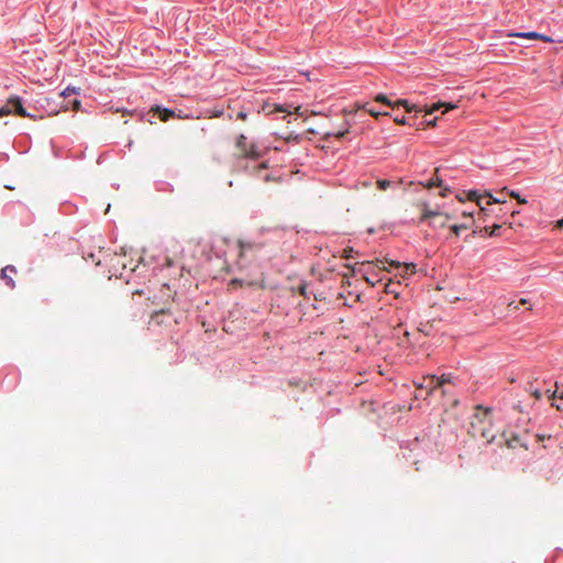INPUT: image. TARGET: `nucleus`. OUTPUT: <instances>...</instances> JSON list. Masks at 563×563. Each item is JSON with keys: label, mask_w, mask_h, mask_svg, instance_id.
Segmentation results:
<instances>
[{"label": "nucleus", "mask_w": 563, "mask_h": 563, "mask_svg": "<svg viewBox=\"0 0 563 563\" xmlns=\"http://www.w3.org/2000/svg\"><path fill=\"white\" fill-rule=\"evenodd\" d=\"M468 434L475 439L484 440L487 444L495 440L496 429L494 428L490 408H483L479 405L475 407V412L470 422Z\"/></svg>", "instance_id": "obj_1"}, {"label": "nucleus", "mask_w": 563, "mask_h": 563, "mask_svg": "<svg viewBox=\"0 0 563 563\" xmlns=\"http://www.w3.org/2000/svg\"><path fill=\"white\" fill-rule=\"evenodd\" d=\"M418 208L421 210V221L430 220L432 227L443 228L446 225L450 214L443 213L438 209H431L427 202H419Z\"/></svg>", "instance_id": "obj_2"}, {"label": "nucleus", "mask_w": 563, "mask_h": 563, "mask_svg": "<svg viewBox=\"0 0 563 563\" xmlns=\"http://www.w3.org/2000/svg\"><path fill=\"white\" fill-rule=\"evenodd\" d=\"M12 112L22 118L37 119L36 115L26 112L19 97L9 98L7 103L0 108V117L11 114Z\"/></svg>", "instance_id": "obj_3"}, {"label": "nucleus", "mask_w": 563, "mask_h": 563, "mask_svg": "<svg viewBox=\"0 0 563 563\" xmlns=\"http://www.w3.org/2000/svg\"><path fill=\"white\" fill-rule=\"evenodd\" d=\"M239 155L246 158H258L261 153L255 144H246V136L241 134L235 143Z\"/></svg>", "instance_id": "obj_4"}, {"label": "nucleus", "mask_w": 563, "mask_h": 563, "mask_svg": "<svg viewBox=\"0 0 563 563\" xmlns=\"http://www.w3.org/2000/svg\"><path fill=\"white\" fill-rule=\"evenodd\" d=\"M449 379L443 375L438 377L435 375L424 376L422 382L417 384L418 389H426L427 396H429L435 388L443 386Z\"/></svg>", "instance_id": "obj_5"}, {"label": "nucleus", "mask_w": 563, "mask_h": 563, "mask_svg": "<svg viewBox=\"0 0 563 563\" xmlns=\"http://www.w3.org/2000/svg\"><path fill=\"white\" fill-rule=\"evenodd\" d=\"M239 258L243 260L249 255H254L258 251V246L253 242L239 241Z\"/></svg>", "instance_id": "obj_6"}, {"label": "nucleus", "mask_w": 563, "mask_h": 563, "mask_svg": "<svg viewBox=\"0 0 563 563\" xmlns=\"http://www.w3.org/2000/svg\"><path fill=\"white\" fill-rule=\"evenodd\" d=\"M16 274V268L13 265H8L1 269V278L5 282V284L10 288L15 287V283L13 280V275Z\"/></svg>", "instance_id": "obj_7"}, {"label": "nucleus", "mask_w": 563, "mask_h": 563, "mask_svg": "<svg viewBox=\"0 0 563 563\" xmlns=\"http://www.w3.org/2000/svg\"><path fill=\"white\" fill-rule=\"evenodd\" d=\"M514 35L518 36V37H522V38H528V40H541V41L547 42V43H552L553 42V40L550 36L543 35V34H540V33H537V32L516 33Z\"/></svg>", "instance_id": "obj_8"}, {"label": "nucleus", "mask_w": 563, "mask_h": 563, "mask_svg": "<svg viewBox=\"0 0 563 563\" xmlns=\"http://www.w3.org/2000/svg\"><path fill=\"white\" fill-rule=\"evenodd\" d=\"M151 110L154 111V112H157L159 114V119L163 122L168 121L169 118L176 117V113L173 110L167 109V108H162L159 106H155Z\"/></svg>", "instance_id": "obj_9"}, {"label": "nucleus", "mask_w": 563, "mask_h": 563, "mask_svg": "<svg viewBox=\"0 0 563 563\" xmlns=\"http://www.w3.org/2000/svg\"><path fill=\"white\" fill-rule=\"evenodd\" d=\"M263 111L266 113V114H272V113H275V112H285V113H288L290 114L291 112L288 110V108L284 107V106H279V104H275V103H265L263 106Z\"/></svg>", "instance_id": "obj_10"}, {"label": "nucleus", "mask_w": 563, "mask_h": 563, "mask_svg": "<svg viewBox=\"0 0 563 563\" xmlns=\"http://www.w3.org/2000/svg\"><path fill=\"white\" fill-rule=\"evenodd\" d=\"M468 199L477 203V206L479 207V214L487 216V209L485 206L482 205V196H479L476 191H470Z\"/></svg>", "instance_id": "obj_11"}, {"label": "nucleus", "mask_w": 563, "mask_h": 563, "mask_svg": "<svg viewBox=\"0 0 563 563\" xmlns=\"http://www.w3.org/2000/svg\"><path fill=\"white\" fill-rule=\"evenodd\" d=\"M506 445L509 449H517L518 446L523 448L525 450L528 449L527 444L523 443L518 435H512L510 439H507Z\"/></svg>", "instance_id": "obj_12"}, {"label": "nucleus", "mask_w": 563, "mask_h": 563, "mask_svg": "<svg viewBox=\"0 0 563 563\" xmlns=\"http://www.w3.org/2000/svg\"><path fill=\"white\" fill-rule=\"evenodd\" d=\"M439 168H435L434 176L427 183L423 184L424 188L431 189L433 187H443L442 179L438 176Z\"/></svg>", "instance_id": "obj_13"}, {"label": "nucleus", "mask_w": 563, "mask_h": 563, "mask_svg": "<svg viewBox=\"0 0 563 563\" xmlns=\"http://www.w3.org/2000/svg\"><path fill=\"white\" fill-rule=\"evenodd\" d=\"M400 106H401V107H404V108L406 109V111H407V112H411V111H413V110H417V106H415V104H412V106H411V104H409V102H408L407 100H405V99H400V100L396 101V102L394 103L393 108H395V107H400Z\"/></svg>", "instance_id": "obj_14"}, {"label": "nucleus", "mask_w": 563, "mask_h": 563, "mask_svg": "<svg viewBox=\"0 0 563 563\" xmlns=\"http://www.w3.org/2000/svg\"><path fill=\"white\" fill-rule=\"evenodd\" d=\"M471 227V223L468 222H463L461 224H453L450 227V230L455 234V235H460V233L463 231V230H466Z\"/></svg>", "instance_id": "obj_15"}, {"label": "nucleus", "mask_w": 563, "mask_h": 563, "mask_svg": "<svg viewBox=\"0 0 563 563\" xmlns=\"http://www.w3.org/2000/svg\"><path fill=\"white\" fill-rule=\"evenodd\" d=\"M166 313L165 310H159V311H155L152 316H151V322L155 323V324H162L163 323V320H162V317Z\"/></svg>", "instance_id": "obj_16"}, {"label": "nucleus", "mask_w": 563, "mask_h": 563, "mask_svg": "<svg viewBox=\"0 0 563 563\" xmlns=\"http://www.w3.org/2000/svg\"><path fill=\"white\" fill-rule=\"evenodd\" d=\"M501 228L500 224H494L492 227H485L479 230V232L488 233L490 236L496 235L497 231Z\"/></svg>", "instance_id": "obj_17"}, {"label": "nucleus", "mask_w": 563, "mask_h": 563, "mask_svg": "<svg viewBox=\"0 0 563 563\" xmlns=\"http://www.w3.org/2000/svg\"><path fill=\"white\" fill-rule=\"evenodd\" d=\"M347 133H349V129H345L344 131H339V132H325L324 133V139H329L330 136H334V137L340 140V139L344 137Z\"/></svg>", "instance_id": "obj_18"}, {"label": "nucleus", "mask_w": 563, "mask_h": 563, "mask_svg": "<svg viewBox=\"0 0 563 563\" xmlns=\"http://www.w3.org/2000/svg\"><path fill=\"white\" fill-rule=\"evenodd\" d=\"M485 197L487 198V200H486L487 206H490L493 203H504L505 202V200L501 199V197L495 198L489 192H486Z\"/></svg>", "instance_id": "obj_19"}, {"label": "nucleus", "mask_w": 563, "mask_h": 563, "mask_svg": "<svg viewBox=\"0 0 563 563\" xmlns=\"http://www.w3.org/2000/svg\"><path fill=\"white\" fill-rule=\"evenodd\" d=\"M401 267H404V274L406 275H412L416 273V264L413 263H405Z\"/></svg>", "instance_id": "obj_20"}, {"label": "nucleus", "mask_w": 563, "mask_h": 563, "mask_svg": "<svg viewBox=\"0 0 563 563\" xmlns=\"http://www.w3.org/2000/svg\"><path fill=\"white\" fill-rule=\"evenodd\" d=\"M361 108L366 109V111L374 118H378L379 115H388V112H379L373 108H366V106H362Z\"/></svg>", "instance_id": "obj_21"}, {"label": "nucleus", "mask_w": 563, "mask_h": 563, "mask_svg": "<svg viewBox=\"0 0 563 563\" xmlns=\"http://www.w3.org/2000/svg\"><path fill=\"white\" fill-rule=\"evenodd\" d=\"M375 101H377V102H382V103H384V104H386V106H388V107H391V108H393V106H394V103H391V101H390V100H389L385 95H382V93H380V95H377V96L375 97Z\"/></svg>", "instance_id": "obj_22"}, {"label": "nucleus", "mask_w": 563, "mask_h": 563, "mask_svg": "<svg viewBox=\"0 0 563 563\" xmlns=\"http://www.w3.org/2000/svg\"><path fill=\"white\" fill-rule=\"evenodd\" d=\"M391 183L387 179H378L377 180V187L380 189V190H386L390 187Z\"/></svg>", "instance_id": "obj_23"}, {"label": "nucleus", "mask_w": 563, "mask_h": 563, "mask_svg": "<svg viewBox=\"0 0 563 563\" xmlns=\"http://www.w3.org/2000/svg\"><path fill=\"white\" fill-rule=\"evenodd\" d=\"M509 195H510L511 198L516 199L520 205H526L527 203V199L521 198L519 196V194H517L515 191H510Z\"/></svg>", "instance_id": "obj_24"}, {"label": "nucleus", "mask_w": 563, "mask_h": 563, "mask_svg": "<svg viewBox=\"0 0 563 563\" xmlns=\"http://www.w3.org/2000/svg\"><path fill=\"white\" fill-rule=\"evenodd\" d=\"M243 285H244V282L242 279L234 278L230 282L229 287L236 288V287H242Z\"/></svg>", "instance_id": "obj_25"}, {"label": "nucleus", "mask_w": 563, "mask_h": 563, "mask_svg": "<svg viewBox=\"0 0 563 563\" xmlns=\"http://www.w3.org/2000/svg\"><path fill=\"white\" fill-rule=\"evenodd\" d=\"M298 291L301 296L307 297V283H301L298 287Z\"/></svg>", "instance_id": "obj_26"}, {"label": "nucleus", "mask_w": 563, "mask_h": 563, "mask_svg": "<svg viewBox=\"0 0 563 563\" xmlns=\"http://www.w3.org/2000/svg\"><path fill=\"white\" fill-rule=\"evenodd\" d=\"M75 92H76V91H75V89H74V88H69V87H68V88H66V89L60 93V96H62V97H68V96H70V95H74Z\"/></svg>", "instance_id": "obj_27"}, {"label": "nucleus", "mask_w": 563, "mask_h": 563, "mask_svg": "<svg viewBox=\"0 0 563 563\" xmlns=\"http://www.w3.org/2000/svg\"><path fill=\"white\" fill-rule=\"evenodd\" d=\"M443 104L441 103H434L430 109H428L426 111L427 114H431L432 112H434L435 110H438L440 107H442Z\"/></svg>", "instance_id": "obj_28"}, {"label": "nucleus", "mask_w": 563, "mask_h": 563, "mask_svg": "<svg viewBox=\"0 0 563 563\" xmlns=\"http://www.w3.org/2000/svg\"><path fill=\"white\" fill-rule=\"evenodd\" d=\"M463 217L465 218V222L473 223V213L472 212H463Z\"/></svg>", "instance_id": "obj_29"}, {"label": "nucleus", "mask_w": 563, "mask_h": 563, "mask_svg": "<svg viewBox=\"0 0 563 563\" xmlns=\"http://www.w3.org/2000/svg\"><path fill=\"white\" fill-rule=\"evenodd\" d=\"M527 302H528L527 299L522 298V299H520L518 305H515V302L512 301V302H509L508 306L511 307L514 305L515 309H519V305H526Z\"/></svg>", "instance_id": "obj_30"}, {"label": "nucleus", "mask_w": 563, "mask_h": 563, "mask_svg": "<svg viewBox=\"0 0 563 563\" xmlns=\"http://www.w3.org/2000/svg\"><path fill=\"white\" fill-rule=\"evenodd\" d=\"M236 118H238L239 120L245 121V120H246V118H247V113H246V112H244V111H240V112H238Z\"/></svg>", "instance_id": "obj_31"}, {"label": "nucleus", "mask_w": 563, "mask_h": 563, "mask_svg": "<svg viewBox=\"0 0 563 563\" xmlns=\"http://www.w3.org/2000/svg\"><path fill=\"white\" fill-rule=\"evenodd\" d=\"M352 252H353V249H352V247H346V249H344V251H343V256H344L345 258H349V257H351V253H352Z\"/></svg>", "instance_id": "obj_32"}, {"label": "nucleus", "mask_w": 563, "mask_h": 563, "mask_svg": "<svg viewBox=\"0 0 563 563\" xmlns=\"http://www.w3.org/2000/svg\"><path fill=\"white\" fill-rule=\"evenodd\" d=\"M222 113H223V111H222V110H216V111H213V112L209 115V118H219V117H221V115H222Z\"/></svg>", "instance_id": "obj_33"}, {"label": "nucleus", "mask_w": 563, "mask_h": 563, "mask_svg": "<svg viewBox=\"0 0 563 563\" xmlns=\"http://www.w3.org/2000/svg\"><path fill=\"white\" fill-rule=\"evenodd\" d=\"M394 121H395L397 124H407V121H406L405 117H401V118L396 117V118L394 119Z\"/></svg>", "instance_id": "obj_34"}, {"label": "nucleus", "mask_w": 563, "mask_h": 563, "mask_svg": "<svg viewBox=\"0 0 563 563\" xmlns=\"http://www.w3.org/2000/svg\"><path fill=\"white\" fill-rule=\"evenodd\" d=\"M387 262L389 263L390 266L396 267V268H399L402 266L401 263L396 262V261H387Z\"/></svg>", "instance_id": "obj_35"}, {"label": "nucleus", "mask_w": 563, "mask_h": 563, "mask_svg": "<svg viewBox=\"0 0 563 563\" xmlns=\"http://www.w3.org/2000/svg\"><path fill=\"white\" fill-rule=\"evenodd\" d=\"M79 107H80V101H79L78 99H75V100L73 101V109H74L75 111H77V110L79 109Z\"/></svg>", "instance_id": "obj_36"}, {"label": "nucleus", "mask_w": 563, "mask_h": 563, "mask_svg": "<svg viewBox=\"0 0 563 563\" xmlns=\"http://www.w3.org/2000/svg\"><path fill=\"white\" fill-rule=\"evenodd\" d=\"M532 395H533V396H534V398H536V399H538V400H539V399H541V397H542V394H541V391H540V390H534V391L532 393Z\"/></svg>", "instance_id": "obj_37"}, {"label": "nucleus", "mask_w": 563, "mask_h": 563, "mask_svg": "<svg viewBox=\"0 0 563 563\" xmlns=\"http://www.w3.org/2000/svg\"><path fill=\"white\" fill-rule=\"evenodd\" d=\"M173 264H174L173 261L169 257H166L165 266L170 267Z\"/></svg>", "instance_id": "obj_38"}, {"label": "nucleus", "mask_w": 563, "mask_h": 563, "mask_svg": "<svg viewBox=\"0 0 563 563\" xmlns=\"http://www.w3.org/2000/svg\"><path fill=\"white\" fill-rule=\"evenodd\" d=\"M555 228H558V229L563 228V219H561V220L556 221V223H555Z\"/></svg>", "instance_id": "obj_39"}, {"label": "nucleus", "mask_w": 563, "mask_h": 563, "mask_svg": "<svg viewBox=\"0 0 563 563\" xmlns=\"http://www.w3.org/2000/svg\"><path fill=\"white\" fill-rule=\"evenodd\" d=\"M308 132L311 133V134L320 133L317 129H313V128H308Z\"/></svg>", "instance_id": "obj_40"}, {"label": "nucleus", "mask_w": 563, "mask_h": 563, "mask_svg": "<svg viewBox=\"0 0 563 563\" xmlns=\"http://www.w3.org/2000/svg\"><path fill=\"white\" fill-rule=\"evenodd\" d=\"M300 109H301L300 107H296V108H295V113H296L297 115H299V117H301V115H302V112L300 111Z\"/></svg>", "instance_id": "obj_41"}, {"label": "nucleus", "mask_w": 563, "mask_h": 563, "mask_svg": "<svg viewBox=\"0 0 563 563\" xmlns=\"http://www.w3.org/2000/svg\"><path fill=\"white\" fill-rule=\"evenodd\" d=\"M435 120H437V118L434 120L427 121V125L428 126H434L435 125Z\"/></svg>", "instance_id": "obj_42"}, {"label": "nucleus", "mask_w": 563, "mask_h": 563, "mask_svg": "<svg viewBox=\"0 0 563 563\" xmlns=\"http://www.w3.org/2000/svg\"><path fill=\"white\" fill-rule=\"evenodd\" d=\"M446 191H450V189L448 187H443V191L441 192V196L445 197L446 196Z\"/></svg>", "instance_id": "obj_43"}, {"label": "nucleus", "mask_w": 563, "mask_h": 563, "mask_svg": "<svg viewBox=\"0 0 563 563\" xmlns=\"http://www.w3.org/2000/svg\"><path fill=\"white\" fill-rule=\"evenodd\" d=\"M476 233H477V231H476V230H474V231L472 232L471 236H475V234H476ZM465 241H466V242H468V241H470V235H467V236L465 238Z\"/></svg>", "instance_id": "obj_44"}, {"label": "nucleus", "mask_w": 563, "mask_h": 563, "mask_svg": "<svg viewBox=\"0 0 563 563\" xmlns=\"http://www.w3.org/2000/svg\"><path fill=\"white\" fill-rule=\"evenodd\" d=\"M383 263H384L383 261L377 260V261H376V266H377L378 268H382V266H380V265H382Z\"/></svg>", "instance_id": "obj_45"}, {"label": "nucleus", "mask_w": 563, "mask_h": 563, "mask_svg": "<svg viewBox=\"0 0 563 563\" xmlns=\"http://www.w3.org/2000/svg\"><path fill=\"white\" fill-rule=\"evenodd\" d=\"M176 117H177V118H179V119L188 118V115L183 117V113H179V114H177Z\"/></svg>", "instance_id": "obj_46"}, {"label": "nucleus", "mask_w": 563, "mask_h": 563, "mask_svg": "<svg viewBox=\"0 0 563 563\" xmlns=\"http://www.w3.org/2000/svg\"><path fill=\"white\" fill-rule=\"evenodd\" d=\"M454 108H455V106H453V104H449V106L446 107V110H449V109H454Z\"/></svg>", "instance_id": "obj_47"}, {"label": "nucleus", "mask_w": 563, "mask_h": 563, "mask_svg": "<svg viewBox=\"0 0 563 563\" xmlns=\"http://www.w3.org/2000/svg\"><path fill=\"white\" fill-rule=\"evenodd\" d=\"M518 213H519V211H512V212H511V217H515V216H516V214H518Z\"/></svg>", "instance_id": "obj_48"}, {"label": "nucleus", "mask_w": 563, "mask_h": 563, "mask_svg": "<svg viewBox=\"0 0 563 563\" xmlns=\"http://www.w3.org/2000/svg\"><path fill=\"white\" fill-rule=\"evenodd\" d=\"M365 279H366V282H367L368 284L374 285V283H373V282H371V280H369V278H367V277H366Z\"/></svg>", "instance_id": "obj_49"}, {"label": "nucleus", "mask_w": 563, "mask_h": 563, "mask_svg": "<svg viewBox=\"0 0 563 563\" xmlns=\"http://www.w3.org/2000/svg\"><path fill=\"white\" fill-rule=\"evenodd\" d=\"M555 407H556V409H558V410H561V409H562V408H561V404L555 405Z\"/></svg>", "instance_id": "obj_50"}, {"label": "nucleus", "mask_w": 563, "mask_h": 563, "mask_svg": "<svg viewBox=\"0 0 563 563\" xmlns=\"http://www.w3.org/2000/svg\"><path fill=\"white\" fill-rule=\"evenodd\" d=\"M550 397L551 398H555L556 397V391H554Z\"/></svg>", "instance_id": "obj_51"}, {"label": "nucleus", "mask_w": 563, "mask_h": 563, "mask_svg": "<svg viewBox=\"0 0 563 563\" xmlns=\"http://www.w3.org/2000/svg\"><path fill=\"white\" fill-rule=\"evenodd\" d=\"M363 185H364V187H369L371 186L369 183H364Z\"/></svg>", "instance_id": "obj_52"}, {"label": "nucleus", "mask_w": 563, "mask_h": 563, "mask_svg": "<svg viewBox=\"0 0 563 563\" xmlns=\"http://www.w3.org/2000/svg\"><path fill=\"white\" fill-rule=\"evenodd\" d=\"M559 397H560L561 399H563V391L559 395Z\"/></svg>", "instance_id": "obj_53"}]
</instances>
